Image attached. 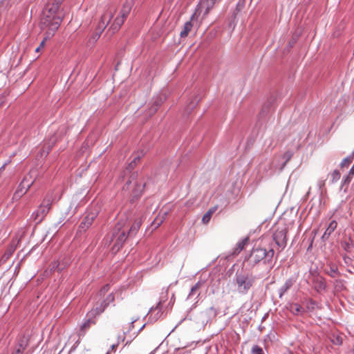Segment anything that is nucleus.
<instances>
[{"label": "nucleus", "mask_w": 354, "mask_h": 354, "mask_svg": "<svg viewBox=\"0 0 354 354\" xmlns=\"http://www.w3.org/2000/svg\"><path fill=\"white\" fill-rule=\"evenodd\" d=\"M274 254V250L272 248L267 250L263 248H253L245 261L253 268L261 262L264 264L270 263Z\"/></svg>", "instance_id": "f257e3e1"}, {"label": "nucleus", "mask_w": 354, "mask_h": 354, "mask_svg": "<svg viewBox=\"0 0 354 354\" xmlns=\"http://www.w3.org/2000/svg\"><path fill=\"white\" fill-rule=\"evenodd\" d=\"M236 290L239 294H247L256 281V277L250 272L243 270L237 271L234 279Z\"/></svg>", "instance_id": "f03ea898"}, {"label": "nucleus", "mask_w": 354, "mask_h": 354, "mask_svg": "<svg viewBox=\"0 0 354 354\" xmlns=\"http://www.w3.org/2000/svg\"><path fill=\"white\" fill-rule=\"evenodd\" d=\"M124 221H119L113 228L111 241L113 242L112 250L118 252L123 246L128 236V227H125Z\"/></svg>", "instance_id": "7ed1b4c3"}, {"label": "nucleus", "mask_w": 354, "mask_h": 354, "mask_svg": "<svg viewBox=\"0 0 354 354\" xmlns=\"http://www.w3.org/2000/svg\"><path fill=\"white\" fill-rule=\"evenodd\" d=\"M55 12L49 10L48 11V14L44 12V16L41 19V26L43 29H48L49 31V34H54V32L59 28L62 19L56 16Z\"/></svg>", "instance_id": "20e7f679"}, {"label": "nucleus", "mask_w": 354, "mask_h": 354, "mask_svg": "<svg viewBox=\"0 0 354 354\" xmlns=\"http://www.w3.org/2000/svg\"><path fill=\"white\" fill-rule=\"evenodd\" d=\"M53 200V194H47L46 195L38 209L32 214V217L35 221L41 222L45 218L51 208Z\"/></svg>", "instance_id": "39448f33"}, {"label": "nucleus", "mask_w": 354, "mask_h": 354, "mask_svg": "<svg viewBox=\"0 0 354 354\" xmlns=\"http://www.w3.org/2000/svg\"><path fill=\"white\" fill-rule=\"evenodd\" d=\"M131 10L130 3H124L120 12L119 15L114 19L113 22L111 24L109 30L114 34L119 30L122 25L124 24L125 19L129 15Z\"/></svg>", "instance_id": "423d86ee"}, {"label": "nucleus", "mask_w": 354, "mask_h": 354, "mask_svg": "<svg viewBox=\"0 0 354 354\" xmlns=\"http://www.w3.org/2000/svg\"><path fill=\"white\" fill-rule=\"evenodd\" d=\"M113 16V12L112 10L106 11L101 17V20L99 22L97 30L92 36L89 38L88 42L90 44H94L100 37L102 31L111 22V19Z\"/></svg>", "instance_id": "0eeeda50"}, {"label": "nucleus", "mask_w": 354, "mask_h": 354, "mask_svg": "<svg viewBox=\"0 0 354 354\" xmlns=\"http://www.w3.org/2000/svg\"><path fill=\"white\" fill-rule=\"evenodd\" d=\"M33 172V171H31L28 175L24 176L22 181L19 185L17 189L14 194L15 198L21 197L33 185L35 180L32 176Z\"/></svg>", "instance_id": "6e6552de"}, {"label": "nucleus", "mask_w": 354, "mask_h": 354, "mask_svg": "<svg viewBox=\"0 0 354 354\" xmlns=\"http://www.w3.org/2000/svg\"><path fill=\"white\" fill-rule=\"evenodd\" d=\"M287 233L288 228L283 225L278 227L272 235L276 245L281 248L279 252L282 251L287 245Z\"/></svg>", "instance_id": "1a4fd4ad"}, {"label": "nucleus", "mask_w": 354, "mask_h": 354, "mask_svg": "<svg viewBox=\"0 0 354 354\" xmlns=\"http://www.w3.org/2000/svg\"><path fill=\"white\" fill-rule=\"evenodd\" d=\"M138 173H133L124 187V189H129V185L131 183H133L134 187L133 189V194L134 197L140 196L145 186V183L142 181L140 183L138 181Z\"/></svg>", "instance_id": "9d476101"}, {"label": "nucleus", "mask_w": 354, "mask_h": 354, "mask_svg": "<svg viewBox=\"0 0 354 354\" xmlns=\"http://www.w3.org/2000/svg\"><path fill=\"white\" fill-rule=\"evenodd\" d=\"M164 302V301L160 300L156 306H153L150 308L148 316L151 321L156 322L163 317L165 311L163 305Z\"/></svg>", "instance_id": "9b49d317"}, {"label": "nucleus", "mask_w": 354, "mask_h": 354, "mask_svg": "<svg viewBox=\"0 0 354 354\" xmlns=\"http://www.w3.org/2000/svg\"><path fill=\"white\" fill-rule=\"evenodd\" d=\"M29 344V338L24 335L19 337L10 354H23Z\"/></svg>", "instance_id": "f8f14e48"}, {"label": "nucleus", "mask_w": 354, "mask_h": 354, "mask_svg": "<svg viewBox=\"0 0 354 354\" xmlns=\"http://www.w3.org/2000/svg\"><path fill=\"white\" fill-rule=\"evenodd\" d=\"M95 324V321L92 319H88L81 326L80 331L78 332L79 338L75 340V344L71 348L68 354L73 351L80 342V337L84 336L86 332L91 328L92 325Z\"/></svg>", "instance_id": "ddd939ff"}, {"label": "nucleus", "mask_w": 354, "mask_h": 354, "mask_svg": "<svg viewBox=\"0 0 354 354\" xmlns=\"http://www.w3.org/2000/svg\"><path fill=\"white\" fill-rule=\"evenodd\" d=\"M115 301V296L113 293L109 294L106 299L92 310L94 315H100L104 311L109 305Z\"/></svg>", "instance_id": "4468645a"}, {"label": "nucleus", "mask_w": 354, "mask_h": 354, "mask_svg": "<svg viewBox=\"0 0 354 354\" xmlns=\"http://www.w3.org/2000/svg\"><path fill=\"white\" fill-rule=\"evenodd\" d=\"M96 214L90 212L87 214L81 221L79 225L80 232H86L93 224L96 218Z\"/></svg>", "instance_id": "2eb2a0df"}, {"label": "nucleus", "mask_w": 354, "mask_h": 354, "mask_svg": "<svg viewBox=\"0 0 354 354\" xmlns=\"http://www.w3.org/2000/svg\"><path fill=\"white\" fill-rule=\"evenodd\" d=\"M313 286L317 292H321L326 288V283L325 279L322 277H315L313 279Z\"/></svg>", "instance_id": "dca6fc26"}, {"label": "nucleus", "mask_w": 354, "mask_h": 354, "mask_svg": "<svg viewBox=\"0 0 354 354\" xmlns=\"http://www.w3.org/2000/svg\"><path fill=\"white\" fill-rule=\"evenodd\" d=\"M196 11L192 15L190 20L187 21L184 24L183 28L181 30V32H180V37L181 38H185L188 36L189 32L192 30V29L193 28V24L192 21L196 17Z\"/></svg>", "instance_id": "f3484780"}, {"label": "nucleus", "mask_w": 354, "mask_h": 354, "mask_svg": "<svg viewBox=\"0 0 354 354\" xmlns=\"http://www.w3.org/2000/svg\"><path fill=\"white\" fill-rule=\"evenodd\" d=\"M296 278L290 277L288 279L284 284L279 289V297L282 298L284 294L291 288V287L295 283Z\"/></svg>", "instance_id": "a211bd4d"}, {"label": "nucleus", "mask_w": 354, "mask_h": 354, "mask_svg": "<svg viewBox=\"0 0 354 354\" xmlns=\"http://www.w3.org/2000/svg\"><path fill=\"white\" fill-rule=\"evenodd\" d=\"M337 227V223L336 222V221H335V220L331 221L330 222L328 227L325 230L324 234L322 236V241H327L329 239L331 234L336 230Z\"/></svg>", "instance_id": "6ab92c4d"}, {"label": "nucleus", "mask_w": 354, "mask_h": 354, "mask_svg": "<svg viewBox=\"0 0 354 354\" xmlns=\"http://www.w3.org/2000/svg\"><path fill=\"white\" fill-rule=\"evenodd\" d=\"M68 266L67 263L59 262V261H55L50 264V272H54L55 270L58 272H61L62 270L66 268Z\"/></svg>", "instance_id": "aec40b11"}, {"label": "nucleus", "mask_w": 354, "mask_h": 354, "mask_svg": "<svg viewBox=\"0 0 354 354\" xmlns=\"http://www.w3.org/2000/svg\"><path fill=\"white\" fill-rule=\"evenodd\" d=\"M142 224L141 218H136L131 227L128 229V234L129 236H133L136 234Z\"/></svg>", "instance_id": "412c9836"}, {"label": "nucleus", "mask_w": 354, "mask_h": 354, "mask_svg": "<svg viewBox=\"0 0 354 354\" xmlns=\"http://www.w3.org/2000/svg\"><path fill=\"white\" fill-rule=\"evenodd\" d=\"M342 248L348 253H351L354 248V242L351 239L342 242Z\"/></svg>", "instance_id": "4be33fe9"}, {"label": "nucleus", "mask_w": 354, "mask_h": 354, "mask_svg": "<svg viewBox=\"0 0 354 354\" xmlns=\"http://www.w3.org/2000/svg\"><path fill=\"white\" fill-rule=\"evenodd\" d=\"M218 207L214 206L208 209V211L203 215L202 218V222L204 224H207L210 221L212 214L216 211Z\"/></svg>", "instance_id": "5701e85b"}, {"label": "nucleus", "mask_w": 354, "mask_h": 354, "mask_svg": "<svg viewBox=\"0 0 354 354\" xmlns=\"http://www.w3.org/2000/svg\"><path fill=\"white\" fill-rule=\"evenodd\" d=\"M16 248L17 246L13 243H12L7 248L6 251L2 257V259L4 261L8 259L12 255L13 252L16 250Z\"/></svg>", "instance_id": "b1692460"}, {"label": "nucleus", "mask_w": 354, "mask_h": 354, "mask_svg": "<svg viewBox=\"0 0 354 354\" xmlns=\"http://www.w3.org/2000/svg\"><path fill=\"white\" fill-rule=\"evenodd\" d=\"M248 241H249V237H245V238L243 239L242 240H241L240 241H239L236 244V248L235 249L234 252L239 253L241 250H243L244 249L245 245L248 244Z\"/></svg>", "instance_id": "393cba45"}, {"label": "nucleus", "mask_w": 354, "mask_h": 354, "mask_svg": "<svg viewBox=\"0 0 354 354\" xmlns=\"http://www.w3.org/2000/svg\"><path fill=\"white\" fill-rule=\"evenodd\" d=\"M161 104H162V99L160 97L156 98L154 100L153 105L149 110V115L154 114L157 111L158 107L161 105Z\"/></svg>", "instance_id": "a878e982"}, {"label": "nucleus", "mask_w": 354, "mask_h": 354, "mask_svg": "<svg viewBox=\"0 0 354 354\" xmlns=\"http://www.w3.org/2000/svg\"><path fill=\"white\" fill-rule=\"evenodd\" d=\"M141 158V156L139 154L135 155L133 159L131 161V162L128 165L127 169L132 170L138 164Z\"/></svg>", "instance_id": "bb28decb"}, {"label": "nucleus", "mask_w": 354, "mask_h": 354, "mask_svg": "<svg viewBox=\"0 0 354 354\" xmlns=\"http://www.w3.org/2000/svg\"><path fill=\"white\" fill-rule=\"evenodd\" d=\"M167 215V212H165L162 215H161V216L159 215L154 219L152 224L153 225H155L156 228L159 227L163 223Z\"/></svg>", "instance_id": "cd10ccee"}, {"label": "nucleus", "mask_w": 354, "mask_h": 354, "mask_svg": "<svg viewBox=\"0 0 354 354\" xmlns=\"http://www.w3.org/2000/svg\"><path fill=\"white\" fill-rule=\"evenodd\" d=\"M326 273L333 278H335L336 276L340 274L338 272L337 267L335 265H330L329 270L326 272Z\"/></svg>", "instance_id": "c85d7f7f"}, {"label": "nucleus", "mask_w": 354, "mask_h": 354, "mask_svg": "<svg viewBox=\"0 0 354 354\" xmlns=\"http://www.w3.org/2000/svg\"><path fill=\"white\" fill-rule=\"evenodd\" d=\"M344 283H345V281L343 279H335L334 281L335 288L338 291H342L343 290H345L346 287H345Z\"/></svg>", "instance_id": "c756f323"}, {"label": "nucleus", "mask_w": 354, "mask_h": 354, "mask_svg": "<svg viewBox=\"0 0 354 354\" xmlns=\"http://www.w3.org/2000/svg\"><path fill=\"white\" fill-rule=\"evenodd\" d=\"M203 283L201 281L197 282L194 286H193L191 288V290L189 294V297H191L192 296H194L196 293H198V290L202 286Z\"/></svg>", "instance_id": "7c9ffc66"}, {"label": "nucleus", "mask_w": 354, "mask_h": 354, "mask_svg": "<svg viewBox=\"0 0 354 354\" xmlns=\"http://www.w3.org/2000/svg\"><path fill=\"white\" fill-rule=\"evenodd\" d=\"M290 311L294 315H299V313L303 312V308H302V307L299 304H293L290 306Z\"/></svg>", "instance_id": "2f4dec72"}, {"label": "nucleus", "mask_w": 354, "mask_h": 354, "mask_svg": "<svg viewBox=\"0 0 354 354\" xmlns=\"http://www.w3.org/2000/svg\"><path fill=\"white\" fill-rule=\"evenodd\" d=\"M354 155H351L342 160L340 163V167L342 168L347 167L353 161Z\"/></svg>", "instance_id": "473e14b6"}, {"label": "nucleus", "mask_w": 354, "mask_h": 354, "mask_svg": "<svg viewBox=\"0 0 354 354\" xmlns=\"http://www.w3.org/2000/svg\"><path fill=\"white\" fill-rule=\"evenodd\" d=\"M63 1L64 0H54L51 7L49 8V12H50L51 11H53L54 12H56Z\"/></svg>", "instance_id": "72a5a7b5"}, {"label": "nucleus", "mask_w": 354, "mask_h": 354, "mask_svg": "<svg viewBox=\"0 0 354 354\" xmlns=\"http://www.w3.org/2000/svg\"><path fill=\"white\" fill-rule=\"evenodd\" d=\"M293 156L292 151L288 150L286 151L282 156L283 159H285V162L283 165V167H284L286 163L291 159V158Z\"/></svg>", "instance_id": "f704fd0d"}, {"label": "nucleus", "mask_w": 354, "mask_h": 354, "mask_svg": "<svg viewBox=\"0 0 354 354\" xmlns=\"http://www.w3.org/2000/svg\"><path fill=\"white\" fill-rule=\"evenodd\" d=\"M331 182L332 183H334L339 180L341 174L338 170H334L331 173Z\"/></svg>", "instance_id": "c9c22d12"}, {"label": "nucleus", "mask_w": 354, "mask_h": 354, "mask_svg": "<svg viewBox=\"0 0 354 354\" xmlns=\"http://www.w3.org/2000/svg\"><path fill=\"white\" fill-rule=\"evenodd\" d=\"M251 353L252 354H265L263 348L259 345H254L252 348Z\"/></svg>", "instance_id": "e433bc0d"}, {"label": "nucleus", "mask_w": 354, "mask_h": 354, "mask_svg": "<svg viewBox=\"0 0 354 354\" xmlns=\"http://www.w3.org/2000/svg\"><path fill=\"white\" fill-rule=\"evenodd\" d=\"M342 258L344 263L347 266H352L353 259L348 254H342Z\"/></svg>", "instance_id": "4c0bfd02"}, {"label": "nucleus", "mask_w": 354, "mask_h": 354, "mask_svg": "<svg viewBox=\"0 0 354 354\" xmlns=\"http://www.w3.org/2000/svg\"><path fill=\"white\" fill-rule=\"evenodd\" d=\"M245 0H239L237 5H236V10H237V12H240L243 8V7L245 6Z\"/></svg>", "instance_id": "58836bf2"}, {"label": "nucleus", "mask_w": 354, "mask_h": 354, "mask_svg": "<svg viewBox=\"0 0 354 354\" xmlns=\"http://www.w3.org/2000/svg\"><path fill=\"white\" fill-rule=\"evenodd\" d=\"M352 178H353V176H349V174H348V175L343 180L342 187L344 186L345 185L349 184L350 182L351 181Z\"/></svg>", "instance_id": "ea45409f"}, {"label": "nucleus", "mask_w": 354, "mask_h": 354, "mask_svg": "<svg viewBox=\"0 0 354 354\" xmlns=\"http://www.w3.org/2000/svg\"><path fill=\"white\" fill-rule=\"evenodd\" d=\"M208 312H209V315L212 316L214 317H215L218 313L217 310L216 308H214V307H210L208 309Z\"/></svg>", "instance_id": "a19ab883"}, {"label": "nucleus", "mask_w": 354, "mask_h": 354, "mask_svg": "<svg viewBox=\"0 0 354 354\" xmlns=\"http://www.w3.org/2000/svg\"><path fill=\"white\" fill-rule=\"evenodd\" d=\"M110 289V286L109 284H106L104 285L100 290V294L101 295H104L105 294L106 292H108Z\"/></svg>", "instance_id": "79ce46f5"}, {"label": "nucleus", "mask_w": 354, "mask_h": 354, "mask_svg": "<svg viewBox=\"0 0 354 354\" xmlns=\"http://www.w3.org/2000/svg\"><path fill=\"white\" fill-rule=\"evenodd\" d=\"M333 342L335 344H342V339L340 337H337L335 339L333 340Z\"/></svg>", "instance_id": "37998d69"}, {"label": "nucleus", "mask_w": 354, "mask_h": 354, "mask_svg": "<svg viewBox=\"0 0 354 354\" xmlns=\"http://www.w3.org/2000/svg\"><path fill=\"white\" fill-rule=\"evenodd\" d=\"M45 46V39H44L39 44V46L36 48L35 51L39 52L41 48H43Z\"/></svg>", "instance_id": "c03bdc74"}, {"label": "nucleus", "mask_w": 354, "mask_h": 354, "mask_svg": "<svg viewBox=\"0 0 354 354\" xmlns=\"http://www.w3.org/2000/svg\"><path fill=\"white\" fill-rule=\"evenodd\" d=\"M196 104V103H195V102H192V103H191V104L187 106V110L188 111V110H189V109H190V110H191V109H192L195 106Z\"/></svg>", "instance_id": "a18cd8bd"}, {"label": "nucleus", "mask_w": 354, "mask_h": 354, "mask_svg": "<svg viewBox=\"0 0 354 354\" xmlns=\"http://www.w3.org/2000/svg\"><path fill=\"white\" fill-rule=\"evenodd\" d=\"M349 176H354V167H352L348 172Z\"/></svg>", "instance_id": "49530a36"}, {"label": "nucleus", "mask_w": 354, "mask_h": 354, "mask_svg": "<svg viewBox=\"0 0 354 354\" xmlns=\"http://www.w3.org/2000/svg\"><path fill=\"white\" fill-rule=\"evenodd\" d=\"M118 345V344H113V345L111 346V349H112L113 351H115V349H116V348H117Z\"/></svg>", "instance_id": "de8ad7c7"}, {"label": "nucleus", "mask_w": 354, "mask_h": 354, "mask_svg": "<svg viewBox=\"0 0 354 354\" xmlns=\"http://www.w3.org/2000/svg\"><path fill=\"white\" fill-rule=\"evenodd\" d=\"M187 346V345H185V346H180L178 348H176V351H178L180 349H183V348H185Z\"/></svg>", "instance_id": "09e8293b"}, {"label": "nucleus", "mask_w": 354, "mask_h": 354, "mask_svg": "<svg viewBox=\"0 0 354 354\" xmlns=\"http://www.w3.org/2000/svg\"><path fill=\"white\" fill-rule=\"evenodd\" d=\"M283 354H293L292 352L290 351H286V352H284Z\"/></svg>", "instance_id": "8fccbe9b"}, {"label": "nucleus", "mask_w": 354, "mask_h": 354, "mask_svg": "<svg viewBox=\"0 0 354 354\" xmlns=\"http://www.w3.org/2000/svg\"><path fill=\"white\" fill-rule=\"evenodd\" d=\"M312 244H313V240L311 241L310 245H309L308 250H309L312 247Z\"/></svg>", "instance_id": "3c124183"}, {"label": "nucleus", "mask_w": 354, "mask_h": 354, "mask_svg": "<svg viewBox=\"0 0 354 354\" xmlns=\"http://www.w3.org/2000/svg\"><path fill=\"white\" fill-rule=\"evenodd\" d=\"M310 303H311L312 304H315V301H313V299H310Z\"/></svg>", "instance_id": "603ef678"}, {"label": "nucleus", "mask_w": 354, "mask_h": 354, "mask_svg": "<svg viewBox=\"0 0 354 354\" xmlns=\"http://www.w3.org/2000/svg\"><path fill=\"white\" fill-rule=\"evenodd\" d=\"M52 147H53V145H50V146L48 147V151H50Z\"/></svg>", "instance_id": "864d4df0"}, {"label": "nucleus", "mask_w": 354, "mask_h": 354, "mask_svg": "<svg viewBox=\"0 0 354 354\" xmlns=\"http://www.w3.org/2000/svg\"><path fill=\"white\" fill-rule=\"evenodd\" d=\"M351 205H353L354 204V199H353L351 203H350Z\"/></svg>", "instance_id": "5fc2aeb1"}]
</instances>
